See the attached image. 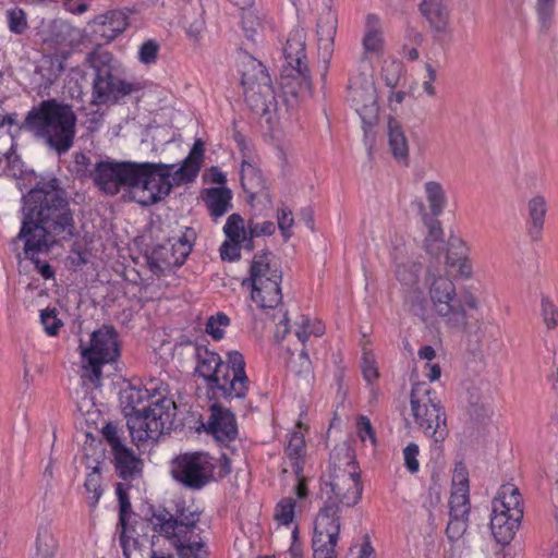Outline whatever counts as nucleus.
Segmentation results:
<instances>
[{
  "label": "nucleus",
  "instance_id": "obj_1",
  "mask_svg": "<svg viewBox=\"0 0 558 558\" xmlns=\"http://www.w3.org/2000/svg\"><path fill=\"white\" fill-rule=\"evenodd\" d=\"M23 214L17 238L24 241V252L31 259L48 251L57 239L69 240L74 234L65 193L56 179L41 181L28 192L24 197Z\"/></svg>",
  "mask_w": 558,
  "mask_h": 558
},
{
  "label": "nucleus",
  "instance_id": "obj_2",
  "mask_svg": "<svg viewBox=\"0 0 558 558\" xmlns=\"http://www.w3.org/2000/svg\"><path fill=\"white\" fill-rule=\"evenodd\" d=\"M429 308L423 293L411 292L407 296L410 311L423 322H437L449 331L469 332L471 328L468 311L481 308L480 299L471 291H457L452 279L445 275L434 276L428 287Z\"/></svg>",
  "mask_w": 558,
  "mask_h": 558
},
{
  "label": "nucleus",
  "instance_id": "obj_3",
  "mask_svg": "<svg viewBox=\"0 0 558 558\" xmlns=\"http://www.w3.org/2000/svg\"><path fill=\"white\" fill-rule=\"evenodd\" d=\"M204 159V144L196 140L180 167L162 162H135L133 199L142 206H150L168 196L174 186L193 182Z\"/></svg>",
  "mask_w": 558,
  "mask_h": 558
},
{
  "label": "nucleus",
  "instance_id": "obj_4",
  "mask_svg": "<svg viewBox=\"0 0 558 558\" xmlns=\"http://www.w3.org/2000/svg\"><path fill=\"white\" fill-rule=\"evenodd\" d=\"M23 128L61 155L73 146L76 114L69 105L43 100L27 112Z\"/></svg>",
  "mask_w": 558,
  "mask_h": 558
},
{
  "label": "nucleus",
  "instance_id": "obj_5",
  "mask_svg": "<svg viewBox=\"0 0 558 558\" xmlns=\"http://www.w3.org/2000/svg\"><path fill=\"white\" fill-rule=\"evenodd\" d=\"M196 372L206 380L210 390L225 398H243L248 389L245 361L239 351L227 353L223 362L220 355L206 347H194Z\"/></svg>",
  "mask_w": 558,
  "mask_h": 558
},
{
  "label": "nucleus",
  "instance_id": "obj_6",
  "mask_svg": "<svg viewBox=\"0 0 558 558\" xmlns=\"http://www.w3.org/2000/svg\"><path fill=\"white\" fill-rule=\"evenodd\" d=\"M199 517L201 513L191 507L178 508L175 515L162 509L153 512L149 524L170 542L181 558H203L204 542L197 526Z\"/></svg>",
  "mask_w": 558,
  "mask_h": 558
},
{
  "label": "nucleus",
  "instance_id": "obj_7",
  "mask_svg": "<svg viewBox=\"0 0 558 558\" xmlns=\"http://www.w3.org/2000/svg\"><path fill=\"white\" fill-rule=\"evenodd\" d=\"M84 62L95 72L92 93V104L94 105L117 102L120 98L144 88V84L141 82L113 76L114 59L108 50L96 49L87 53Z\"/></svg>",
  "mask_w": 558,
  "mask_h": 558
},
{
  "label": "nucleus",
  "instance_id": "obj_8",
  "mask_svg": "<svg viewBox=\"0 0 558 558\" xmlns=\"http://www.w3.org/2000/svg\"><path fill=\"white\" fill-rule=\"evenodd\" d=\"M175 410L172 399L158 396L142 410L128 413V427L136 446L156 441L168 433L172 428Z\"/></svg>",
  "mask_w": 558,
  "mask_h": 558
},
{
  "label": "nucleus",
  "instance_id": "obj_9",
  "mask_svg": "<svg viewBox=\"0 0 558 558\" xmlns=\"http://www.w3.org/2000/svg\"><path fill=\"white\" fill-rule=\"evenodd\" d=\"M230 472L228 460L214 458L206 452H189L172 461L173 478L191 489H201L211 481Z\"/></svg>",
  "mask_w": 558,
  "mask_h": 558
},
{
  "label": "nucleus",
  "instance_id": "obj_10",
  "mask_svg": "<svg viewBox=\"0 0 558 558\" xmlns=\"http://www.w3.org/2000/svg\"><path fill=\"white\" fill-rule=\"evenodd\" d=\"M411 413L417 427L436 444L449 435L447 415L436 392L425 383L412 387L410 397Z\"/></svg>",
  "mask_w": 558,
  "mask_h": 558
},
{
  "label": "nucleus",
  "instance_id": "obj_11",
  "mask_svg": "<svg viewBox=\"0 0 558 558\" xmlns=\"http://www.w3.org/2000/svg\"><path fill=\"white\" fill-rule=\"evenodd\" d=\"M523 518V504L519 488L507 483L500 486L492 500L490 530L499 544H509Z\"/></svg>",
  "mask_w": 558,
  "mask_h": 558
},
{
  "label": "nucleus",
  "instance_id": "obj_12",
  "mask_svg": "<svg viewBox=\"0 0 558 558\" xmlns=\"http://www.w3.org/2000/svg\"><path fill=\"white\" fill-rule=\"evenodd\" d=\"M81 365L84 378L93 385H101V368L114 362L120 355L118 335L110 326H102L90 335L87 343L80 344Z\"/></svg>",
  "mask_w": 558,
  "mask_h": 558
},
{
  "label": "nucleus",
  "instance_id": "obj_13",
  "mask_svg": "<svg viewBox=\"0 0 558 558\" xmlns=\"http://www.w3.org/2000/svg\"><path fill=\"white\" fill-rule=\"evenodd\" d=\"M306 32L296 27L288 36L283 56L288 68L281 75V86L287 93L300 96L310 94L312 80L306 64Z\"/></svg>",
  "mask_w": 558,
  "mask_h": 558
},
{
  "label": "nucleus",
  "instance_id": "obj_14",
  "mask_svg": "<svg viewBox=\"0 0 558 558\" xmlns=\"http://www.w3.org/2000/svg\"><path fill=\"white\" fill-rule=\"evenodd\" d=\"M327 487V499L317 515H320L327 508H331L333 519L341 525L340 506L353 507L362 498L363 485L356 466L353 463H348L345 469L336 470Z\"/></svg>",
  "mask_w": 558,
  "mask_h": 558
},
{
  "label": "nucleus",
  "instance_id": "obj_15",
  "mask_svg": "<svg viewBox=\"0 0 558 558\" xmlns=\"http://www.w3.org/2000/svg\"><path fill=\"white\" fill-rule=\"evenodd\" d=\"M348 101L360 116L365 130L377 122L379 106L371 69L355 73L350 77Z\"/></svg>",
  "mask_w": 558,
  "mask_h": 558
},
{
  "label": "nucleus",
  "instance_id": "obj_16",
  "mask_svg": "<svg viewBox=\"0 0 558 558\" xmlns=\"http://www.w3.org/2000/svg\"><path fill=\"white\" fill-rule=\"evenodd\" d=\"M241 83L246 102L255 110H265L274 94L265 66L254 58H246L241 65Z\"/></svg>",
  "mask_w": 558,
  "mask_h": 558
},
{
  "label": "nucleus",
  "instance_id": "obj_17",
  "mask_svg": "<svg viewBox=\"0 0 558 558\" xmlns=\"http://www.w3.org/2000/svg\"><path fill=\"white\" fill-rule=\"evenodd\" d=\"M135 162L99 161L90 170L89 175L95 185L102 192L114 195L122 186L132 192L134 185Z\"/></svg>",
  "mask_w": 558,
  "mask_h": 558
},
{
  "label": "nucleus",
  "instance_id": "obj_18",
  "mask_svg": "<svg viewBox=\"0 0 558 558\" xmlns=\"http://www.w3.org/2000/svg\"><path fill=\"white\" fill-rule=\"evenodd\" d=\"M332 509L327 508L320 515H316L313 537L314 558H337L340 524L332 517Z\"/></svg>",
  "mask_w": 558,
  "mask_h": 558
},
{
  "label": "nucleus",
  "instance_id": "obj_19",
  "mask_svg": "<svg viewBox=\"0 0 558 558\" xmlns=\"http://www.w3.org/2000/svg\"><path fill=\"white\" fill-rule=\"evenodd\" d=\"M392 260L396 266V278L405 291L404 302L407 303V296L411 292L422 293V291L416 289L422 271V264L412 256H409L404 247L393 248Z\"/></svg>",
  "mask_w": 558,
  "mask_h": 558
},
{
  "label": "nucleus",
  "instance_id": "obj_20",
  "mask_svg": "<svg viewBox=\"0 0 558 558\" xmlns=\"http://www.w3.org/2000/svg\"><path fill=\"white\" fill-rule=\"evenodd\" d=\"M426 252L438 257L442 251L445 252L444 265L447 269H453L461 260V252L450 247V240L446 244L444 241V230L438 220H433L428 225V235L424 241Z\"/></svg>",
  "mask_w": 558,
  "mask_h": 558
},
{
  "label": "nucleus",
  "instance_id": "obj_21",
  "mask_svg": "<svg viewBox=\"0 0 558 558\" xmlns=\"http://www.w3.org/2000/svg\"><path fill=\"white\" fill-rule=\"evenodd\" d=\"M420 12L435 36L450 33V9L448 0H423Z\"/></svg>",
  "mask_w": 558,
  "mask_h": 558
},
{
  "label": "nucleus",
  "instance_id": "obj_22",
  "mask_svg": "<svg viewBox=\"0 0 558 558\" xmlns=\"http://www.w3.org/2000/svg\"><path fill=\"white\" fill-rule=\"evenodd\" d=\"M450 515L469 517V481L462 465L456 468L452 477V492L449 500Z\"/></svg>",
  "mask_w": 558,
  "mask_h": 558
},
{
  "label": "nucleus",
  "instance_id": "obj_23",
  "mask_svg": "<svg viewBox=\"0 0 558 558\" xmlns=\"http://www.w3.org/2000/svg\"><path fill=\"white\" fill-rule=\"evenodd\" d=\"M210 410L208 432L222 442L234 439L238 433L234 415L219 404H213Z\"/></svg>",
  "mask_w": 558,
  "mask_h": 558
},
{
  "label": "nucleus",
  "instance_id": "obj_24",
  "mask_svg": "<svg viewBox=\"0 0 558 558\" xmlns=\"http://www.w3.org/2000/svg\"><path fill=\"white\" fill-rule=\"evenodd\" d=\"M247 281L251 282V286H262L270 282L281 283L282 274L270 255H255L251 264Z\"/></svg>",
  "mask_w": 558,
  "mask_h": 558
},
{
  "label": "nucleus",
  "instance_id": "obj_25",
  "mask_svg": "<svg viewBox=\"0 0 558 558\" xmlns=\"http://www.w3.org/2000/svg\"><path fill=\"white\" fill-rule=\"evenodd\" d=\"M241 28L244 36L251 41H257L266 27L269 25L267 13L259 8H247L242 10Z\"/></svg>",
  "mask_w": 558,
  "mask_h": 558
},
{
  "label": "nucleus",
  "instance_id": "obj_26",
  "mask_svg": "<svg viewBox=\"0 0 558 558\" xmlns=\"http://www.w3.org/2000/svg\"><path fill=\"white\" fill-rule=\"evenodd\" d=\"M527 214V234L532 241L537 242L542 238L545 218L547 214L546 199L541 195H535L531 199H529Z\"/></svg>",
  "mask_w": 558,
  "mask_h": 558
},
{
  "label": "nucleus",
  "instance_id": "obj_27",
  "mask_svg": "<svg viewBox=\"0 0 558 558\" xmlns=\"http://www.w3.org/2000/svg\"><path fill=\"white\" fill-rule=\"evenodd\" d=\"M387 136L390 151L393 158L403 165L409 163V142L404 130L399 121L389 118L387 124Z\"/></svg>",
  "mask_w": 558,
  "mask_h": 558
},
{
  "label": "nucleus",
  "instance_id": "obj_28",
  "mask_svg": "<svg viewBox=\"0 0 558 558\" xmlns=\"http://www.w3.org/2000/svg\"><path fill=\"white\" fill-rule=\"evenodd\" d=\"M111 452L113 454L116 471L123 480L134 478L142 472V460L126 446H122Z\"/></svg>",
  "mask_w": 558,
  "mask_h": 558
},
{
  "label": "nucleus",
  "instance_id": "obj_29",
  "mask_svg": "<svg viewBox=\"0 0 558 558\" xmlns=\"http://www.w3.org/2000/svg\"><path fill=\"white\" fill-rule=\"evenodd\" d=\"M251 299L262 310H277L282 301L281 283L251 286Z\"/></svg>",
  "mask_w": 558,
  "mask_h": 558
},
{
  "label": "nucleus",
  "instance_id": "obj_30",
  "mask_svg": "<svg viewBox=\"0 0 558 558\" xmlns=\"http://www.w3.org/2000/svg\"><path fill=\"white\" fill-rule=\"evenodd\" d=\"M365 56L381 53L385 45L379 19L374 14L366 16L365 32L362 40Z\"/></svg>",
  "mask_w": 558,
  "mask_h": 558
},
{
  "label": "nucleus",
  "instance_id": "obj_31",
  "mask_svg": "<svg viewBox=\"0 0 558 558\" xmlns=\"http://www.w3.org/2000/svg\"><path fill=\"white\" fill-rule=\"evenodd\" d=\"M223 232L228 240L241 244L245 248H252L251 221L245 227L244 219L239 214H232L228 217Z\"/></svg>",
  "mask_w": 558,
  "mask_h": 558
},
{
  "label": "nucleus",
  "instance_id": "obj_32",
  "mask_svg": "<svg viewBox=\"0 0 558 558\" xmlns=\"http://www.w3.org/2000/svg\"><path fill=\"white\" fill-rule=\"evenodd\" d=\"M337 33V15L331 10H326L317 22V37L319 49L328 56L332 51V45Z\"/></svg>",
  "mask_w": 558,
  "mask_h": 558
},
{
  "label": "nucleus",
  "instance_id": "obj_33",
  "mask_svg": "<svg viewBox=\"0 0 558 558\" xmlns=\"http://www.w3.org/2000/svg\"><path fill=\"white\" fill-rule=\"evenodd\" d=\"M423 192L432 216L438 217L442 215L448 205L444 185L439 181L427 180L423 184Z\"/></svg>",
  "mask_w": 558,
  "mask_h": 558
},
{
  "label": "nucleus",
  "instance_id": "obj_34",
  "mask_svg": "<svg viewBox=\"0 0 558 558\" xmlns=\"http://www.w3.org/2000/svg\"><path fill=\"white\" fill-rule=\"evenodd\" d=\"M232 194L226 186L211 187L206 191L205 203L211 216H223L231 206Z\"/></svg>",
  "mask_w": 558,
  "mask_h": 558
},
{
  "label": "nucleus",
  "instance_id": "obj_35",
  "mask_svg": "<svg viewBox=\"0 0 558 558\" xmlns=\"http://www.w3.org/2000/svg\"><path fill=\"white\" fill-rule=\"evenodd\" d=\"M240 173L241 184L246 192L255 193L263 187V177L253 156L243 153Z\"/></svg>",
  "mask_w": 558,
  "mask_h": 558
},
{
  "label": "nucleus",
  "instance_id": "obj_36",
  "mask_svg": "<svg viewBox=\"0 0 558 558\" xmlns=\"http://www.w3.org/2000/svg\"><path fill=\"white\" fill-rule=\"evenodd\" d=\"M450 247L461 252V260L453 268L454 276L461 280H471L474 277V268L470 259L469 244L460 236H450Z\"/></svg>",
  "mask_w": 558,
  "mask_h": 558
},
{
  "label": "nucleus",
  "instance_id": "obj_37",
  "mask_svg": "<svg viewBox=\"0 0 558 558\" xmlns=\"http://www.w3.org/2000/svg\"><path fill=\"white\" fill-rule=\"evenodd\" d=\"M150 390H156V387L136 388L130 387L122 392V402L125 409H130L129 413H135L147 405L150 400L156 399L158 396L151 395Z\"/></svg>",
  "mask_w": 558,
  "mask_h": 558
},
{
  "label": "nucleus",
  "instance_id": "obj_38",
  "mask_svg": "<svg viewBox=\"0 0 558 558\" xmlns=\"http://www.w3.org/2000/svg\"><path fill=\"white\" fill-rule=\"evenodd\" d=\"M58 550V541L49 527H40L36 537L34 558H53Z\"/></svg>",
  "mask_w": 558,
  "mask_h": 558
},
{
  "label": "nucleus",
  "instance_id": "obj_39",
  "mask_svg": "<svg viewBox=\"0 0 558 558\" xmlns=\"http://www.w3.org/2000/svg\"><path fill=\"white\" fill-rule=\"evenodd\" d=\"M305 451L304 435L301 432H293L290 436L286 452L292 461V469L298 476L302 472L301 458Z\"/></svg>",
  "mask_w": 558,
  "mask_h": 558
},
{
  "label": "nucleus",
  "instance_id": "obj_40",
  "mask_svg": "<svg viewBox=\"0 0 558 558\" xmlns=\"http://www.w3.org/2000/svg\"><path fill=\"white\" fill-rule=\"evenodd\" d=\"M191 251L192 244L186 236L179 238L171 244V256L165 257V262L169 266H181Z\"/></svg>",
  "mask_w": 558,
  "mask_h": 558
},
{
  "label": "nucleus",
  "instance_id": "obj_41",
  "mask_svg": "<svg viewBox=\"0 0 558 558\" xmlns=\"http://www.w3.org/2000/svg\"><path fill=\"white\" fill-rule=\"evenodd\" d=\"M129 486L122 483L117 484L116 493L119 499L120 505V518L119 525L121 527L120 538L123 542L124 533H125V524L126 519L131 513V502L128 496Z\"/></svg>",
  "mask_w": 558,
  "mask_h": 558
},
{
  "label": "nucleus",
  "instance_id": "obj_42",
  "mask_svg": "<svg viewBox=\"0 0 558 558\" xmlns=\"http://www.w3.org/2000/svg\"><path fill=\"white\" fill-rule=\"evenodd\" d=\"M541 317L547 330L558 327V306L547 295H543L541 299Z\"/></svg>",
  "mask_w": 558,
  "mask_h": 558
},
{
  "label": "nucleus",
  "instance_id": "obj_43",
  "mask_svg": "<svg viewBox=\"0 0 558 558\" xmlns=\"http://www.w3.org/2000/svg\"><path fill=\"white\" fill-rule=\"evenodd\" d=\"M230 325V318L222 312L211 315L206 323L205 331L214 339L221 340L225 329Z\"/></svg>",
  "mask_w": 558,
  "mask_h": 558
},
{
  "label": "nucleus",
  "instance_id": "obj_44",
  "mask_svg": "<svg viewBox=\"0 0 558 558\" xmlns=\"http://www.w3.org/2000/svg\"><path fill=\"white\" fill-rule=\"evenodd\" d=\"M556 0H536L535 11L542 29H548L555 15Z\"/></svg>",
  "mask_w": 558,
  "mask_h": 558
},
{
  "label": "nucleus",
  "instance_id": "obj_45",
  "mask_svg": "<svg viewBox=\"0 0 558 558\" xmlns=\"http://www.w3.org/2000/svg\"><path fill=\"white\" fill-rule=\"evenodd\" d=\"M294 509H295V500L291 497H286L281 499L275 512V518L277 522L281 525H289L293 522L294 519Z\"/></svg>",
  "mask_w": 558,
  "mask_h": 558
},
{
  "label": "nucleus",
  "instance_id": "obj_46",
  "mask_svg": "<svg viewBox=\"0 0 558 558\" xmlns=\"http://www.w3.org/2000/svg\"><path fill=\"white\" fill-rule=\"evenodd\" d=\"M8 27L14 34H23L27 27L26 13L21 8H12L7 11Z\"/></svg>",
  "mask_w": 558,
  "mask_h": 558
},
{
  "label": "nucleus",
  "instance_id": "obj_47",
  "mask_svg": "<svg viewBox=\"0 0 558 558\" xmlns=\"http://www.w3.org/2000/svg\"><path fill=\"white\" fill-rule=\"evenodd\" d=\"M299 328L295 331L296 337L301 342H305L310 336H322L324 333V325L319 320H310L308 318H302L299 324Z\"/></svg>",
  "mask_w": 558,
  "mask_h": 558
},
{
  "label": "nucleus",
  "instance_id": "obj_48",
  "mask_svg": "<svg viewBox=\"0 0 558 558\" xmlns=\"http://www.w3.org/2000/svg\"><path fill=\"white\" fill-rule=\"evenodd\" d=\"M159 44L155 39L144 41L137 52V58L145 65L155 64L158 59Z\"/></svg>",
  "mask_w": 558,
  "mask_h": 558
},
{
  "label": "nucleus",
  "instance_id": "obj_49",
  "mask_svg": "<svg viewBox=\"0 0 558 558\" xmlns=\"http://www.w3.org/2000/svg\"><path fill=\"white\" fill-rule=\"evenodd\" d=\"M40 322L44 326L45 331L49 336H56L61 328L62 320L58 318V313L56 308H45L40 313Z\"/></svg>",
  "mask_w": 558,
  "mask_h": 558
},
{
  "label": "nucleus",
  "instance_id": "obj_50",
  "mask_svg": "<svg viewBox=\"0 0 558 558\" xmlns=\"http://www.w3.org/2000/svg\"><path fill=\"white\" fill-rule=\"evenodd\" d=\"M85 488L86 490L92 494L88 496V504L90 508H95L98 504L100 497H101V489H100V474L95 470L92 473H89L85 481Z\"/></svg>",
  "mask_w": 558,
  "mask_h": 558
},
{
  "label": "nucleus",
  "instance_id": "obj_51",
  "mask_svg": "<svg viewBox=\"0 0 558 558\" xmlns=\"http://www.w3.org/2000/svg\"><path fill=\"white\" fill-rule=\"evenodd\" d=\"M468 518L460 515H450L446 533L450 541L459 539L468 527Z\"/></svg>",
  "mask_w": 558,
  "mask_h": 558
},
{
  "label": "nucleus",
  "instance_id": "obj_52",
  "mask_svg": "<svg viewBox=\"0 0 558 558\" xmlns=\"http://www.w3.org/2000/svg\"><path fill=\"white\" fill-rule=\"evenodd\" d=\"M418 453H420L418 446L414 442H410L403 449L404 465H405L407 470L412 474L418 472V470H420V462L417 459Z\"/></svg>",
  "mask_w": 558,
  "mask_h": 558
},
{
  "label": "nucleus",
  "instance_id": "obj_53",
  "mask_svg": "<svg viewBox=\"0 0 558 558\" xmlns=\"http://www.w3.org/2000/svg\"><path fill=\"white\" fill-rule=\"evenodd\" d=\"M278 227L284 238L290 236V230L293 227L294 218L292 211L282 207L277 211Z\"/></svg>",
  "mask_w": 558,
  "mask_h": 558
},
{
  "label": "nucleus",
  "instance_id": "obj_54",
  "mask_svg": "<svg viewBox=\"0 0 558 558\" xmlns=\"http://www.w3.org/2000/svg\"><path fill=\"white\" fill-rule=\"evenodd\" d=\"M356 432L362 441L369 439L373 445L376 444L373 426L366 416L359 417L356 423Z\"/></svg>",
  "mask_w": 558,
  "mask_h": 558
},
{
  "label": "nucleus",
  "instance_id": "obj_55",
  "mask_svg": "<svg viewBox=\"0 0 558 558\" xmlns=\"http://www.w3.org/2000/svg\"><path fill=\"white\" fill-rule=\"evenodd\" d=\"M274 319H278L275 329V337L277 340H282L289 332V318L287 312L282 308L275 310Z\"/></svg>",
  "mask_w": 558,
  "mask_h": 558
},
{
  "label": "nucleus",
  "instance_id": "obj_56",
  "mask_svg": "<svg viewBox=\"0 0 558 558\" xmlns=\"http://www.w3.org/2000/svg\"><path fill=\"white\" fill-rule=\"evenodd\" d=\"M102 436L109 444L111 451L124 446L120 439L119 430H118L117 426L113 425L112 423H108L104 426Z\"/></svg>",
  "mask_w": 558,
  "mask_h": 558
},
{
  "label": "nucleus",
  "instance_id": "obj_57",
  "mask_svg": "<svg viewBox=\"0 0 558 558\" xmlns=\"http://www.w3.org/2000/svg\"><path fill=\"white\" fill-rule=\"evenodd\" d=\"M244 247L241 244H235L234 242L226 239L220 247V255L222 259L235 260L240 257V250Z\"/></svg>",
  "mask_w": 558,
  "mask_h": 558
},
{
  "label": "nucleus",
  "instance_id": "obj_58",
  "mask_svg": "<svg viewBox=\"0 0 558 558\" xmlns=\"http://www.w3.org/2000/svg\"><path fill=\"white\" fill-rule=\"evenodd\" d=\"M276 231V226L272 221H264L262 223L251 220V236L256 238L260 235H271Z\"/></svg>",
  "mask_w": 558,
  "mask_h": 558
},
{
  "label": "nucleus",
  "instance_id": "obj_59",
  "mask_svg": "<svg viewBox=\"0 0 558 558\" xmlns=\"http://www.w3.org/2000/svg\"><path fill=\"white\" fill-rule=\"evenodd\" d=\"M106 19L110 25L117 22V26L112 28L113 34L110 35L109 38H114L117 34L122 33L128 26L126 17L120 12H112L110 16H107ZM106 24L107 22L104 23V25Z\"/></svg>",
  "mask_w": 558,
  "mask_h": 558
},
{
  "label": "nucleus",
  "instance_id": "obj_60",
  "mask_svg": "<svg viewBox=\"0 0 558 558\" xmlns=\"http://www.w3.org/2000/svg\"><path fill=\"white\" fill-rule=\"evenodd\" d=\"M63 4L66 11L76 14L84 13L88 8L86 0H64Z\"/></svg>",
  "mask_w": 558,
  "mask_h": 558
},
{
  "label": "nucleus",
  "instance_id": "obj_61",
  "mask_svg": "<svg viewBox=\"0 0 558 558\" xmlns=\"http://www.w3.org/2000/svg\"><path fill=\"white\" fill-rule=\"evenodd\" d=\"M363 376L368 383L374 381L378 377V372L373 361L364 359L362 365Z\"/></svg>",
  "mask_w": 558,
  "mask_h": 558
},
{
  "label": "nucleus",
  "instance_id": "obj_62",
  "mask_svg": "<svg viewBox=\"0 0 558 558\" xmlns=\"http://www.w3.org/2000/svg\"><path fill=\"white\" fill-rule=\"evenodd\" d=\"M404 98V92H392L388 97V105L391 108V110H396L397 107L403 102Z\"/></svg>",
  "mask_w": 558,
  "mask_h": 558
},
{
  "label": "nucleus",
  "instance_id": "obj_63",
  "mask_svg": "<svg viewBox=\"0 0 558 558\" xmlns=\"http://www.w3.org/2000/svg\"><path fill=\"white\" fill-rule=\"evenodd\" d=\"M211 182L219 184L221 186L226 183V175L221 172L217 167H211L209 170Z\"/></svg>",
  "mask_w": 558,
  "mask_h": 558
},
{
  "label": "nucleus",
  "instance_id": "obj_64",
  "mask_svg": "<svg viewBox=\"0 0 558 558\" xmlns=\"http://www.w3.org/2000/svg\"><path fill=\"white\" fill-rule=\"evenodd\" d=\"M70 78L72 81L78 82H86L87 75L86 72L81 66H74L70 70Z\"/></svg>",
  "mask_w": 558,
  "mask_h": 558
}]
</instances>
